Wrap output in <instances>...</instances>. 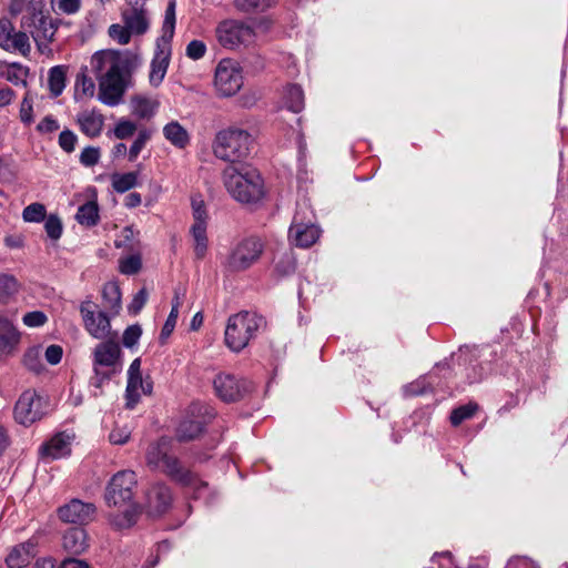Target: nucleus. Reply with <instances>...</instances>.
<instances>
[{
    "mask_svg": "<svg viewBox=\"0 0 568 568\" xmlns=\"http://www.w3.org/2000/svg\"><path fill=\"white\" fill-rule=\"evenodd\" d=\"M222 178L229 194L240 203H257L265 196L264 180L258 170L254 168L227 166L223 171Z\"/></svg>",
    "mask_w": 568,
    "mask_h": 568,
    "instance_id": "f03ea898",
    "label": "nucleus"
},
{
    "mask_svg": "<svg viewBox=\"0 0 568 568\" xmlns=\"http://www.w3.org/2000/svg\"><path fill=\"white\" fill-rule=\"evenodd\" d=\"M120 514H110V524L116 529H126L132 527L139 517V509L135 504H128Z\"/></svg>",
    "mask_w": 568,
    "mask_h": 568,
    "instance_id": "c85d7f7f",
    "label": "nucleus"
},
{
    "mask_svg": "<svg viewBox=\"0 0 568 568\" xmlns=\"http://www.w3.org/2000/svg\"><path fill=\"white\" fill-rule=\"evenodd\" d=\"M37 554V541L29 539L24 542L13 546L8 556L6 557V565L8 568H24Z\"/></svg>",
    "mask_w": 568,
    "mask_h": 568,
    "instance_id": "a211bd4d",
    "label": "nucleus"
},
{
    "mask_svg": "<svg viewBox=\"0 0 568 568\" xmlns=\"http://www.w3.org/2000/svg\"><path fill=\"white\" fill-rule=\"evenodd\" d=\"M152 131L149 129H141L133 141L130 150H129V161L133 162L139 156L142 149L145 146V144L151 139Z\"/></svg>",
    "mask_w": 568,
    "mask_h": 568,
    "instance_id": "a19ab883",
    "label": "nucleus"
},
{
    "mask_svg": "<svg viewBox=\"0 0 568 568\" xmlns=\"http://www.w3.org/2000/svg\"><path fill=\"white\" fill-rule=\"evenodd\" d=\"M22 322L28 327H40L48 322V316L42 311H32L23 315Z\"/></svg>",
    "mask_w": 568,
    "mask_h": 568,
    "instance_id": "603ef678",
    "label": "nucleus"
},
{
    "mask_svg": "<svg viewBox=\"0 0 568 568\" xmlns=\"http://www.w3.org/2000/svg\"><path fill=\"white\" fill-rule=\"evenodd\" d=\"M204 423L200 418H185L181 422L176 435L180 440H191L203 432Z\"/></svg>",
    "mask_w": 568,
    "mask_h": 568,
    "instance_id": "c756f323",
    "label": "nucleus"
},
{
    "mask_svg": "<svg viewBox=\"0 0 568 568\" xmlns=\"http://www.w3.org/2000/svg\"><path fill=\"white\" fill-rule=\"evenodd\" d=\"M95 83L89 75V68L81 67L74 81L73 99L75 102H82L92 99L95 95Z\"/></svg>",
    "mask_w": 568,
    "mask_h": 568,
    "instance_id": "5701e85b",
    "label": "nucleus"
},
{
    "mask_svg": "<svg viewBox=\"0 0 568 568\" xmlns=\"http://www.w3.org/2000/svg\"><path fill=\"white\" fill-rule=\"evenodd\" d=\"M403 390L406 396L422 395L426 390V382L425 379H418L416 382L405 385Z\"/></svg>",
    "mask_w": 568,
    "mask_h": 568,
    "instance_id": "e2e57ef3",
    "label": "nucleus"
},
{
    "mask_svg": "<svg viewBox=\"0 0 568 568\" xmlns=\"http://www.w3.org/2000/svg\"><path fill=\"white\" fill-rule=\"evenodd\" d=\"M296 263L292 253L284 254L275 263V271L278 275L285 276L292 274L295 271Z\"/></svg>",
    "mask_w": 568,
    "mask_h": 568,
    "instance_id": "de8ad7c7",
    "label": "nucleus"
},
{
    "mask_svg": "<svg viewBox=\"0 0 568 568\" xmlns=\"http://www.w3.org/2000/svg\"><path fill=\"white\" fill-rule=\"evenodd\" d=\"M146 462L149 466L164 473L179 484L194 487L196 498H200L202 490L207 488L205 483L197 479L180 464L176 457L169 454V443L165 439H161L149 447Z\"/></svg>",
    "mask_w": 568,
    "mask_h": 568,
    "instance_id": "7ed1b4c3",
    "label": "nucleus"
},
{
    "mask_svg": "<svg viewBox=\"0 0 568 568\" xmlns=\"http://www.w3.org/2000/svg\"><path fill=\"white\" fill-rule=\"evenodd\" d=\"M276 0H237V7L248 11L253 9L264 10L271 7Z\"/></svg>",
    "mask_w": 568,
    "mask_h": 568,
    "instance_id": "13d9d810",
    "label": "nucleus"
},
{
    "mask_svg": "<svg viewBox=\"0 0 568 568\" xmlns=\"http://www.w3.org/2000/svg\"><path fill=\"white\" fill-rule=\"evenodd\" d=\"M77 123L83 134L89 138H97L103 130L104 118L97 109L83 110L78 113Z\"/></svg>",
    "mask_w": 568,
    "mask_h": 568,
    "instance_id": "412c9836",
    "label": "nucleus"
},
{
    "mask_svg": "<svg viewBox=\"0 0 568 568\" xmlns=\"http://www.w3.org/2000/svg\"><path fill=\"white\" fill-rule=\"evenodd\" d=\"M159 105L156 99L144 95H134L130 100L131 113L140 120H149L154 116Z\"/></svg>",
    "mask_w": 568,
    "mask_h": 568,
    "instance_id": "393cba45",
    "label": "nucleus"
},
{
    "mask_svg": "<svg viewBox=\"0 0 568 568\" xmlns=\"http://www.w3.org/2000/svg\"><path fill=\"white\" fill-rule=\"evenodd\" d=\"M47 409V403L34 389L24 390L14 406V419L24 426L40 420Z\"/></svg>",
    "mask_w": 568,
    "mask_h": 568,
    "instance_id": "9b49d317",
    "label": "nucleus"
},
{
    "mask_svg": "<svg viewBox=\"0 0 568 568\" xmlns=\"http://www.w3.org/2000/svg\"><path fill=\"white\" fill-rule=\"evenodd\" d=\"M101 153L100 149L95 146H87L82 150L80 154V162L84 166H93L100 160Z\"/></svg>",
    "mask_w": 568,
    "mask_h": 568,
    "instance_id": "864d4df0",
    "label": "nucleus"
},
{
    "mask_svg": "<svg viewBox=\"0 0 568 568\" xmlns=\"http://www.w3.org/2000/svg\"><path fill=\"white\" fill-rule=\"evenodd\" d=\"M284 105L292 112L298 113L304 108V94L301 87L288 85L283 95Z\"/></svg>",
    "mask_w": 568,
    "mask_h": 568,
    "instance_id": "2f4dec72",
    "label": "nucleus"
},
{
    "mask_svg": "<svg viewBox=\"0 0 568 568\" xmlns=\"http://www.w3.org/2000/svg\"><path fill=\"white\" fill-rule=\"evenodd\" d=\"M102 297L105 303V307L114 314H118L121 308V292L118 284L114 282L104 284Z\"/></svg>",
    "mask_w": 568,
    "mask_h": 568,
    "instance_id": "72a5a7b5",
    "label": "nucleus"
},
{
    "mask_svg": "<svg viewBox=\"0 0 568 568\" xmlns=\"http://www.w3.org/2000/svg\"><path fill=\"white\" fill-rule=\"evenodd\" d=\"M30 26L32 27L31 36L38 45L51 42L57 31L53 20L41 12L31 17Z\"/></svg>",
    "mask_w": 568,
    "mask_h": 568,
    "instance_id": "6ab92c4d",
    "label": "nucleus"
},
{
    "mask_svg": "<svg viewBox=\"0 0 568 568\" xmlns=\"http://www.w3.org/2000/svg\"><path fill=\"white\" fill-rule=\"evenodd\" d=\"M191 234L194 240V252L197 258L204 257L207 251L206 225L193 224Z\"/></svg>",
    "mask_w": 568,
    "mask_h": 568,
    "instance_id": "4c0bfd02",
    "label": "nucleus"
},
{
    "mask_svg": "<svg viewBox=\"0 0 568 568\" xmlns=\"http://www.w3.org/2000/svg\"><path fill=\"white\" fill-rule=\"evenodd\" d=\"M0 47L6 51H19L23 55L31 49L28 34L16 31L8 19H0Z\"/></svg>",
    "mask_w": 568,
    "mask_h": 568,
    "instance_id": "f3484780",
    "label": "nucleus"
},
{
    "mask_svg": "<svg viewBox=\"0 0 568 568\" xmlns=\"http://www.w3.org/2000/svg\"><path fill=\"white\" fill-rule=\"evenodd\" d=\"M77 221L81 225L93 226L99 221V207L95 202H87L78 209Z\"/></svg>",
    "mask_w": 568,
    "mask_h": 568,
    "instance_id": "c9c22d12",
    "label": "nucleus"
},
{
    "mask_svg": "<svg viewBox=\"0 0 568 568\" xmlns=\"http://www.w3.org/2000/svg\"><path fill=\"white\" fill-rule=\"evenodd\" d=\"M123 21L131 33L143 34L149 29L148 13L142 8H132L123 12Z\"/></svg>",
    "mask_w": 568,
    "mask_h": 568,
    "instance_id": "bb28decb",
    "label": "nucleus"
},
{
    "mask_svg": "<svg viewBox=\"0 0 568 568\" xmlns=\"http://www.w3.org/2000/svg\"><path fill=\"white\" fill-rule=\"evenodd\" d=\"M63 355V349L60 345H50L44 351L45 361L50 365H57L61 362Z\"/></svg>",
    "mask_w": 568,
    "mask_h": 568,
    "instance_id": "680f3d73",
    "label": "nucleus"
},
{
    "mask_svg": "<svg viewBox=\"0 0 568 568\" xmlns=\"http://www.w3.org/2000/svg\"><path fill=\"white\" fill-rule=\"evenodd\" d=\"M136 131V124L128 119H120L113 129V134L119 140H124L134 134Z\"/></svg>",
    "mask_w": 568,
    "mask_h": 568,
    "instance_id": "c03bdc74",
    "label": "nucleus"
},
{
    "mask_svg": "<svg viewBox=\"0 0 568 568\" xmlns=\"http://www.w3.org/2000/svg\"><path fill=\"white\" fill-rule=\"evenodd\" d=\"M16 99V92L10 87H0V109L10 105Z\"/></svg>",
    "mask_w": 568,
    "mask_h": 568,
    "instance_id": "338daca9",
    "label": "nucleus"
},
{
    "mask_svg": "<svg viewBox=\"0 0 568 568\" xmlns=\"http://www.w3.org/2000/svg\"><path fill=\"white\" fill-rule=\"evenodd\" d=\"M47 210L41 203H31L22 211V219L28 223H39L45 219Z\"/></svg>",
    "mask_w": 568,
    "mask_h": 568,
    "instance_id": "ea45409f",
    "label": "nucleus"
},
{
    "mask_svg": "<svg viewBox=\"0 0 568 568\" xmlns=\"http://www.w3.org/2000/svg\"><path fill=\"white\" fill-rule=\"evenodd\" d=\"M206 52V45L201 40H192L186 45V55L192 60H199L204 57Z\"/></svg>",
    "mask_w": 568,
    "mask_h": 568,
    "instance_id": "6e6d98bb",
    "label": "nucleus"
},
{
    "mask_svg": "<svg viewBox=\"0 0 568 568\" xmlns=\"http://www.w3.org/2000/svg\"><path fill=\"white\" fill-rule=\"evenodd\" d=\"M215 34L219 43L227 49L251 44L255 39V32L251 26L232 19L220 22Z\"/></svg>",
    "mask_w": 568,
    "mask_h": 568,
    "instance_id": "9d476101",
    "label": "nucleus"
},
{
    "mask_svg": "<svg viewBox=\"0 0 568 568\" xmlns=\"http://www.w3.org/2000/svg\"><path fill=\"white\" fill-rule=\"evenodd\" d=\"M264 325L262 316L247 311L230 316L224 332L225 345L232 352L240 353Z\"/></svg>",
    "mask_w": 568,
    "mask_h": 568,
    "instance_id": "423d86ee",
    "label": "nucleus"
},
{
    "mask_svg": "<svg viewBox=\"0 0 568 568\" xmlns=\"http://www.w3.org/2000/svg\"><path fill=\"white\" fill-rule=\"evenodd\" d=\"M307 213L313 215L308 204L304 201L297 204L293 223L290 227V240L298 247H310L320 237V230L307 217Z\"/></svg>",
    "mask_w": 568,
    "mask_h": 568,
    "instance_id": "6e6552de",
    "label": "nucleus"
},
{
    "mask_svg": "<svg viewBox=\"0 0 568 568\" xmlns=\"http://www.w3.org/2000/svg\"><path fill=\"white\" fill-rule=\"evenodd\" d=\"M263 243L257 237L242 240L231 252L227 265L232 271H244L257 262L263 252Z\"/></svg>",
    "mask_w": 568,
    "mask_h": 568,
    "instance_id": "ddd939ff",
    "label": "nucleus"
},
{
    "mask_svg": "<svg viewBox=\"0 0 568 568\" xmlns=\"http://www.w3.org/2000/svg\"><path fill=\"white\" fill-rule=\"evenodd\" d=\"M19 341V334L13 324L3 317H0V351L10 349Z\"/></svg>",
    "mask_w": 568,
    "mask_h": 568,
    "instance_id": "473e14b6",
    "label": "nucleus"
},
{
    "mask_svg": "<svg viewBox=\"0 0 568 568\" xmlns=\"http://www.w3.org/2000/svg\"><path fill=\"white\" fill-rule=\"evenodd\" d=\"M130 435L128 427H114L109 435V440L113 445H123L129 440Z\"/></svg>",
    "mask_w": 568,
    "mask_h": 568,
    "instance_id": "bf43d9fd",
    "label": "nucleus"
},
{
    "mask_svg": "<svg viewBox=\"0 0 568 568\" xmlns=\"http://www.w3.org/2000/svg\"><path fill=\"white\" fill-rule=\"evenodd\" d=\"M67 80V68L64 65H55L49 70L48 84L51 94L59 97L64 88Z\"/></svg>",
    "mask_w": 568,
    "mask_h": 568,
    "instance_id": "7c9ffc66",
    "label": "nucleus"
},
{
    "mask_svg": "<svg viewBox=\"0 0 568 568\" xmlns=\"http://www.w3.org/2000/svg\"><path fill=\"white\" fill-rule=\"evenodd\" d=\"M178 316H179V313L175 312V310H171V312L162 327L161 334H160L161 343H165V341L169 338V336L174 331L176 321H178Z\"/></svg>",
    "mask_w": 568,
    "mask_h": 568,
    "instance_id": "4d7b16f0",
    "label": "nucleus"
},
{
    "mask_svg": "<svg viewBox=\"0 0 568 568\" xmlns=\"http://www.w3.org/2000/svg\"><path fill=\"white\" fill-rule=\"evenodd\" d=\"M148 301V292L145 288L140 290L132 298L128 310L132 314H138Z\"/></svg>",
    "mask_w": 568,
    "mask_h": 568,
    "instance_id": "052dcab7",
    "label": "nucleus"
},
{
    "mask_svg": "<svg viewBox=\"0 0 568 568\" xmlns=\"http://www.w3.org/2000/svg\"><path fill=\"white\" fill-rule=\"evenodd\" d=\"M71 437L64 433L57 434L41 446V454L47 459H58L68 456L71 452Z\"/></svg>",
    "mask_w": 568,
    "mask_h": 568,
    "instance_id": "4be33fe9",
    "label": "nucleus"
},
{
    "mask_svg": "<svg viewBox=\"0 0 568 568\" xmlns=\"http://www.w3.org/2000/svg\"><path fill=\"white\" fill-rule=\"evenodd\" d=\"M136 172L114 173L111 175V184L116 193H124L138 185Z\"/></svg>",
    "mask_w": 568,
    "mask_h": 568,
    "instance_id": "f704fd0d",
    "label": "nucleus"
},
{
    "mask_svg": "<svg viewBox=\"0 0 568 568\" xmlns=\"http://www.w3.org/2000/svg\"><path fill=\"white\" fill-rule=\"evenodd\" d=\"M121 348L118 343L108 341L95 346L92 353L93 368L118 373L122 368Z\"/></svg>",
    "mask_w": 568,
    "mask_h": 568,
    "instance_id": "4468645a",
    "label": "nucleus"
},
{
    "mask_svg": "<svg viewBox=\"0 0 568 568\" xmlns=\"http://www.w3.org/2000/svg\"><path fill=\"white\" fill-rule=\"evenodd\" d=\"M37 129L41 133H51L59 129V123L53 116L47 115L39 122Z\"/></svg>",
    "mask_w": 568,
    "mask_h": 568,
    "instance_id": "0e129e2a",
    "label": "nucleus"
},
{
    "mask_svg": "<svg viewBox=\"0 0 568 568\" xmlns=\"http://www.w3.org/2000/svg\"><path fill=\"white\" fill-rule=\"evenodd\" d=\"M141 257L138 254L129 255L119 261V270L122 274L132 275L141 268Z\"/></svg>",
    "mask_w": 568,
    "mask_h": 568,
    "instance_id": "37998d69",
    "label": "nucleus"
},
{
    "mask_svg": "<svg viewBox=\"0 0 568 568\" xmlns=\"http://www.w3.org/2000/svg\"><path fill=\"white\" fill-rule=\"evenodd\" d=\"M138 55L119 50H100L91 55V72L98 81V100L108 106H116L132 87V74L140 67Z\"/></svg>",
    "mask_w": 568,
    "mask_h": 568,
    "instance_id": "f257e3e1",
    "label": "nucleus"
},
{
    "mask_svg": "<svg viewBox=\"0 0 568 568\" xmlns=\"http://www.w3.org/2000/svg\"><path fill=\"white\" fill-rule=\"evenodd\" d=\"M163 135L172 145L184 149L190 143V134L178 121H171L163 126Z\"/></svg>",
    "mask_w": 568,
    "mask_h": 568,
    "instance_id": "cd10ccee",
    "label": "nucleus"
},
{
    "mask_svg": "<svg viewBox=\"0 0 568 568\" xmlns=\"http://www.w3.org/2000/svg\"><path fill=\"white\" fill-rule=\"evenodd\" d=\"M148 507L151 514L161 515L165 513L172 503V494L164 484H156L150 488L146 495Z\"/></svg>",
    "mask_w": 568,
    "mask_h": 568,
    "instance_id": "aec40b11",
    "label": "nucleus"
},
{
    "mask_svg": "<svg viewBox=\"0 0 568 568\" xmlns=\"http://www.w3.org/2000/svg\"><path fill=\"white\" fill-rule=\"evenodd\" d=\"M20 285L10 274H0V303H8L18 292Z\"/></svg>",
    "mask_w": 568,
    "mask_h": 568,
    "instance_id": "e433bc0d",
    "label": "nucleus"
},
{
    "mask_svg": "<svg viewBox=\"0 0 568 568\" xmlns=\"http://www.w3.org/2000/svg\"><path fill=\"white\" fill-rule=\"evenodd\" d=\"M253 144L254 138L247 130L232 125L215 134L212 149L217 159L237 163L248 158Z\"/></svg>",
    "mask_w": 568,
    "mask_h": 568,
    "instance_id": "20e7f679",
    "label": "nucleus"
},
{
    "mask_svg": "<svg viewBox=\"0 0 568 568\" xmlns=\"http://www.w3.org/2000/svg\"><path fill=\"white\" fill-rule=\"evenodd\" d=\"M131 31L128 26L112 24L109 28V36L120 44H128L131 40Z\"/></svg>",
    "mask_w": 568,
    "mask_h": 568,
    "instance_id": "09e8293b",
    "label": "nucleus"
},
{
    "mask_svg": "<svg viewBox=\"0 0 568 568\" xmlns=\"http://www.w3.org/2000/svg\"><path fill=\"white\" fill-rule=\"evenodd\" d=\"M23 364L29 371L40 373L43 369L41 346L28 348L23 355Z\"/></svg>",
    "mask_w": 568,
    "mask_h": 568,
    "instance_id": "58836bf2",
    "label": "nucleus"
},
{
    "mask_svg": "<svg viewBox=\"0 0 568 568\" xmlns=\"http://www.w3.org/2000/svg\"><path fill=\"white\" fill-rule=\"evenodd\" d=\"M44 220H45L44 229H45L47 235L51 240H54V241L59 240L62 235V230H63L61 220L54 214L49 215Z\"/></svg>",
    "mask_w": 568,
    "mask_h": 568,
    "instance_id": "49530a36",
    "label": "nucleus"
},
{
    "mask_svg": "<svg viewBox=\"0 0 568 568\" xmlns=\"http://www.w3.org/2000/svg\"><path fill=\"white\" fill-rule=\"evenodd\" d=\"M97 508L92 503H84L78 498L58 508L59 518L69 524L85 525L95 517Z\"/></svg>",
    "mask_w": 568,
    "mask_h": 568,
    "instance_id": "dca6fc26",
    "label": "nucleus"
},
{
    "mask_svg": "<svg viewBox=\"0 0 568 568\" xmlns=\"http://www.w3.org/2000/svg\"><path fill=\"white\" fill-rule=\"evenodd\" d=\"M128 406L133 407L140 399V396L149 395L152 392V384L144 382L142 375L128 376L126 385Z\"/></svg>",
    "mask_w": 568,
    "mask_h": 568,
    "instance_id": "a878e982",
    "label": "nucleus"
},
{
    "mask_svg": "<svg viewBox=\"0 0 568 568\" xmlns=\"http://www.w3.org/2000/svg\"><path fill=\"white\" fill-rule=\"evenodd\" d=\"M175 0H171L165 9L162 34L156 40L154 57L151 61L149 80L152 87H159L169 68L171 59V41L175 30Z\"/></svg>",
    "mask_w": 568,
    "mask_h": 568,
    "instance_id": "39448f33",
    "label": "nucleus"
},
{
    "mask_svg": "<svg viewBox=\"0 0 568 568\" xmlns=\"http://www.w3.org/2000/svg\"><path fill=\"white\" fill-rule=\"evenodd\" d=\"M192 214L194 224L206 225L207 213L205 210L204 201L199 197H192Z\"/></svg>",
    "mask_w": 568,
    "mask_h": 568,
    "instance_id": "8fccbe9b",
    "label": "nucleus"
},
{
    "mask_svg": "<svg viewBox=\"0 0 568 568\" xmlns=\"http://www.w3.org/2000/svg\"><path fill=\"white\" fill-rule=\"evenodd\" d=\"M478 406L475 403H468L466 405H463L456 409H454L450 414V423L454 426H458L464 420L469 419L474 416L476 413Z\"/></svg>",
    "mask_w": 568,
    "mask_h": 568,
    "instance_id": "79ce46f5",
    "label": "nucleus"
},
{
    "mask_svg": "<svg viewBox=\"0 0 568 568\" xmlns=\"http://www.w3.org/2000/svg\"><path fill=\"white\" fill-rule=\"evenodd\" d=\"M216 395L224 402L241 399L248 390V383L229 373H220L213 381Z\"/></svg>",
    "mask_w": 568,
    "mask_h": 568,
    "instance_id": "2eb2a0df",
    "label": "nucleus"
},
{
    "mask_svg": "<svg viewBox=\"0 0 568 568\" xmlns=\"http://www.w3.org/2000/svg\"><path fill=\"white\" fill-rule=\"evenodd\" d=\"M78 136L71 130H63L59 135V145L67 153H71L75 149Z\"/></svg>",
    "mask_w": 568,
    "mask_h": 568,
    "instance_id": "5fc2aeb1",
    "label": "nucleus"
},
{
    "mask_svg": "<svg viewBox=\"0 0 568 568\" xmlns=\"http://www.w3.org/2000/svg\"><path fill=\"white\" fill-rule=\"evenodd\" d=\"M90 298L80 304V314L87 332L97 339H105L111 333L110 317Z\"/></svg>",
    "mask_w": 568,
    "mask_h": 568,
    "instance_id": "f8f14e48",
    "label": "nucleus"
},
{
    "mask_svg": "<svg viewBox=\"0 0 568 568\" xmlns=\"http://www.w3.org/2000/svg\"><path fill=\"white\" fill-rule=\"evenodd\" d=\"M62 546L70 554H82L89 547L87 531L79 527L68 529L62 537Z\"/></svg>",
    "mask_w": 568,
    "mask_h": 568,
    "instance_id": "b1692460",
    "label": "nucleus"
},
{
    "mask_svg": "<svg viewBox=\"0 0 568 568\" xmlns=\"http://www.w3.org/2000/svg\"><path fill=\"white\" fill-rule=\"evenodd\" d=\"M3 241L9 248H21L24 245V236L21 233L8 234Z\"/></svg>",
    "mask_w": 568,
    "mask_h": 568,
    "instance_id": "774afa93",
    "label": "nucleus"
},
{
    "mask_svg": "<svg viewBox=\"0 0 568 568\" xmlns=\"http://www.w3.org/2000/svg\"><path fill=\"white\" fill-rule=\"evenodd\" d=\"M142 335V328L140 325H131L125 328L122 336V343L125 347H133L140 339Z\"/></svg>",
    "mask_w": 568,
    "mask_h": 568,
    "instance_id": "3c124183",
    "label": "nucleus"
},
{
    "mask_svg": "<svg viewBox=\"0 0 568 568\" xmlns=\"http://www.w3.org/2000/svg\"><path fill=\"white\" fill-rule=\"evenodd\" d=\"M20 120L23 124L30 125L33 122V99L31 94L28 92L21 101L20 111H19Z\"/></svg>",
    "mask_w": 568,
    "mask_h": 568,
    "instance_id": "a18cd8bd",
    "label": "nucleus"
},
{
    "mask_svg": "<svg viewBox=\"0 0 568 568\" xmlns=\"http://www.w3.org/2000/svg\"><path fill=\"white\" fill-rule=\"evenodd\" d=\"M214 87L219 95L232 97L243 87V72L233 59H222L215 69Z\"/></svg>",
    "mask_w": 568,
    "mask_h": 568,
    "instance_id": "1a4fd4ad",
    "label": "nucleus"
},
{
    "mask_svg": "<svg viewBox=\"0 0 568 568\" xmlns=\"http://www.w3.org/2000/svg\"><path fill=\"white\" fill-rule=\"evenodd\" d=\"M59 9L67 14H73L80 10L81 0H59Z\"/></svg>",
    "mask_w": 568,
    "mask_h": 568,
    "instance_id": "69168bd1",
    "label": "nucleus"
},
{
    "mask_svg": "<svg viewBox=\"0 0 568 568\" xmlns=\"http://www.w3.org/2000/svg\"><path fill=\"white\" fill-rule=\"evenodd\" d=\"M136 486V475L132 470H120L109 481L104 499L109 507L121 508L133 504V489Z\"/></svg>",
    "mask_w": 568,
    "mask_h": 568,
    "instance_id": "0eeeda50",
    "label": "nucleus"
}]
</instances>
